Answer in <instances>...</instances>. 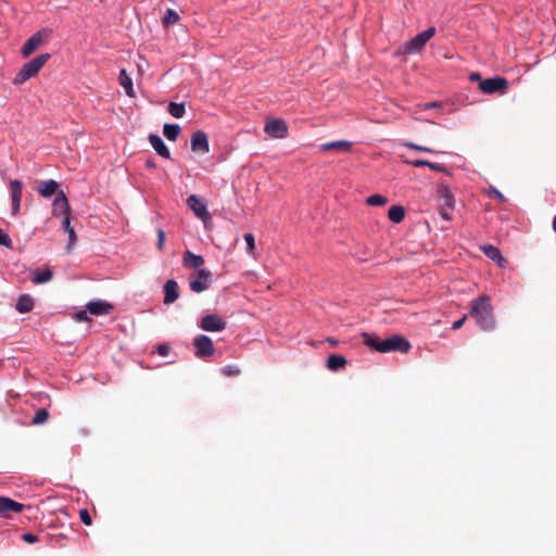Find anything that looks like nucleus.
I'll return each mask as SVG.
<instances>
[{
    "label": "nucleus",
    "mask_w": 556,
    "mask_h": 556,
    "mask_svg": "<svg viewBox=\"0 0 556 556\" xmlns=\"http://www.w3.org/2000/svg\"><path fill=\"white\" fill-rule=\"evenodd\" d=\"M469 316L475 319L477 326L481 330H494L496 320L493 314V307L488 296L481 295L471 301Z\"/></svg>",
    "instance_id": "obj_1"
},
{
    "label": "nucleus",
    "mask_w": 556,
    "mask_h": 556,
    "mask_svg": "<svg viewBox=\"0 0 556 556\" xmlns=\"http://www.w3.org/2000/svg\"><path fill=\"white\" fill-rule=\"evenodd\" d=\"M50 56L51 55L49 53H42L25 63L15 75L12 83L14 85H22L29 78L36 76L41 67L49 61Z\"/></svg>",
    "instance_id": "obj_2"
},
{
    "label": "nucleus",
    "mask_w": 556,
    "mask_h": 556,
    "mask_svg": "<svg viewBox=\"0 0 556 556\" xmlns=\"http://www.w3.org/2000/svg\"><path fill=\"white\" fill-rule=\"evenodd\" d=\"M212 283V273L206 268L193 271L189 277L190 289L195 293H201L210 288Z\"/></svg>",
    "instance_id": "obj_3"
},
{
    "label": "nucleus",
    "mask_w": 556,
    "mask_h": 556,
    "mask_svg": "<svg viewBox=\"0 0 556 556\" xmlns=\"http://www.w3.org/2000/svg\"><path fill=\"white\" fill-rule=\"evenodd\" d=\"M435 35V28L429 27L425 31L416 35L404 46V53L413 54L421 51L426 43Z\"/></svg>",
    "instance_id": "obj_4"
},
{
    "label": "nucleus",
    "mask_w": 556,
    "mask_h": 556,
    "mask_svg": "<svg viewBox=\"0 0 556 556\" xmlns=\"http://www.w3.org/2000/svg\"><path fill=\"white\" fill-rule=\"evenodd\" d=\"M479 89L486 94H492L495 92L503 94L508 89V81L506 78L500 76L488 78L480 81Z\"/></svg>",
    "instance_id": "obj_5"
},
{
    "label": "nucleus",
    "mask_w": 556,
    "mask_h": 556,
    "mask_svg": "<svg viewBox=\"0 0 556 556\" xmlns=\"http://www.w3.org/2000/svg\"><path fill=\"white\" fill-rule=\"evenodd\" d=\"M379 348L380 353H388L392 351L407 353L410 349V344L404 337L395 334L382 340Z\"/></svg>",
    "instance_id": "obj_6"
},
{
    "label": "nucleus",
    "mask_w": 556,
    "mask_h": 556,
    "mask_svg": "<svg viewBox=\"0 0 556 556\" xmlns=\"http://www.w3.org/2000/svg\"><path fill=\"white\" fill-rule=\"evenodd\" d=\"M264 131L271 138L283 139L288 136V126L281 118H268Z\"/></svg>",
    "instance_id": "obj_7"
},
{
    "label": "nucleus",
    "mask_w": 556,
    "mask_h": 556,
    "mask_svg": "<svg viewBox=\"0 0 556 556\" xmlns=\"http://www.w3.org/2000/svg\"><path fill=\"white\" fill-rule=\"evenodd\" d=\"M193 345L195 349V356L199 358H204L214 354V344L210 337L205 334H199L193 340Z\"/></svg>",
    "instance_id": "obj_8"
},
{
    "label": "nucleus",
    "mask_w": 556,
    "mask_h": 556,
    "mask_svg": "<svg viewBox=\"0 0 556 556\" xmlns=\"http://www.w3.org/2000/svg\"><path fill=\"white\" fill-rule=\"evenodd\" d=\"M187 204L190 207V210L194 213V215L201 220L206 222L207 219L211 218V215L207 212L206 204L202 199L198 198L195 194H191L190 197H188Z\"/></svg>",
    "instance_id": "obj_9"
},
{
    "label": "nucleus",
    "mask_w": 556,
    "mask_h": 556,
    "mask_svg": "<svg viewBox=\"0 0 556 556\" xmlns=\"http://www.w3.org/2000/svg\"><path fill=\"white\" fill-rule=\"evenodd\" d=\"M227 323L219 316L208 314L202 317L200 327L205 331H223L226 329Z\"/></svg>",
    "instance_id": "obj_10"
},
{
    "label": "nucleus",
    "mask_w": 556,
    "mask_h": 556,
    "mask_svg": "<svg viewBox=\"0 0 556 556\" xmlns=\"http://www.w3.org/2000/svg\"><path fill=\"white\" fill-rule=\"evenodd\" d=\"M52 215L54 217L71 215V206L65 193L61 190L53 200Z\"/></svg>",
    "instance_id": "obj_11"
},
{
    "label": "nucleus",
    "mask_w": 556,
    "mask_h": 556,
    "mask_svg": "<svg viewBox=\"0 0 556 556\" xmlns=\"http://www.w3.org/2000/svg\"><path fill=\"white\" fill-rule=\"evenodd\" d=\"M191 150L197 153L205 154L210 151L207 135L202 130H197L191 136Z\"/></svg>",
    "instance_id": "obj_12"
},
{
    "label": "nucleus",
    "mask_w": 556,
    "mask_h": 556,
    "mask_svg": "<svg viewBox=\"0 0 556 556\" xmlns=\"http://www.w3.org/2000/svg\"><path fill=\"white\" fill-rule=\"evenodd\" d=\"M24 505L9 497L0 496V517L9 518L12 513H21Z\"/></svg>",
    "instance_id": "obj_13"
},
{
    "label": "nucleus",
    "mask_w": 556,
    "mask_h": 556,
    "mask_svg": "<svg viewBox=\"0 0 556 556\" xmlns=\"http://www.w3.org/2000/svg\"><path fill=\"white\" fill-rule=\"evenodd\" d=\"M22 182L17 179L10 182L11 195H12V214L17 215L21 207L22 200Z\"/></svg>",
    "instance_id": "obj_14"
},
{
    "label": "nucleus",
    "mask_w": 556,
    "mask_h": 556,
    "mask_svg": "<svg viewBox=\"0 0 556 556\" xmlns=\"http://www.w3.org/2000/svg\"><path fill=\"white\" fill-rule=\"evenodd\" d=\"M43 42L41 31H37L30 38L26 40V42L22 47V54L24 58L29 56L36 49H38Z\"/></svg>",
    "instance_id": "obj_15"
},
{
    "label": "nucleus",
    "mask_w": 556,
    "mask_h": 556,
    "mask_svg": "<svg viewBox=\"0 0 556 556\" xmlns=\"http://www.w3.org/2000/svg\"><path fill=\"white\" fill-rule=\"evenodd\" d=\"M87 311L94 316L108 315L112 309L113 305L105 301H92L86 305Z\"/></svg>",
    "instance_id": "obj_16"
},
{
    "label": "nucleus",
    "mask_w": 556,
    "mask_h": 556,
    "mask_svg": "<svg viewBox=\"0 0 556 556\" xmlns=\"http://www.w3.org/2000/svg\"><path fill=\"white\" fill-rule=\"evenodd\" d=\"M164 303L172 304L179 298V288L177 281L169 279L165 282L164 287Z\"/></svg>",
    "instance_id": "obj_17"
},
{
    "label": "nucleus",
    "mask_w": 556,
    "mask_h": 556,
    "mask_svg": "<svg viewBox=\"0 0 556 556\" xmlns=\"http://www.w3.org/2000/svg\"><path fill=\"white\" fill-rule=\"evenodd\" d=\"M320 151H338V152H351L352 151V142L348 140H338L326 142L319 146Z\"/></svg>",
    "instance_id": "obj_18"
},
{
    "label": "nucleus",
    "mask_w": 556,
    "mask_h": 556,
    "mask_svg": "<svg viewBox=\"0 0 556 556\" xmlns=\"http://www.w3.org/2000/svg\"><path fill=\"white\" fill-rule=\"evenodd\" d=\"M58 188H59L58 181H55L53 179H49V180L38 181L36 190L41 197L49 198L52 194L59 192Z\"/></svg>",
    "instance_id": "obj_19"
},
{
    "label": "nucleus",
    "mask_w": 556,
    "mask_h": 556,
    "mask_svg": "<svg viewBox=\"0 0 556 556\" xmlns=\"http://www.w3.org/2000/svg\"><path fill=\"white\" fill-rule=\"evenodd\" d=\"M149 141L160 156L170 159V152L159 135H150Z\"/></svg>",
    "instance_id": "obj_20"
},
{
    "label": "nucleus",
    "mask_w": 556,
    "mask_h": 556,
    "mask_svg": "<svg viewBox=\"0 0 556 556\" xmlns=\"http://www.w3.org/2000/svg\"><path fill=\"white\" fill-rule=\"evenodd\" d=\"M182 264L187 268H195L198 270L201 269L200 267L204 264V258L191 251H186L184 253Z\"/></svg>",
    "instance_id": "obj_21"
},
{
    "label": "nucleus",
    "mask_w": 556,
    "mask_h": 556,
    "mask_svg": "<svg viewBox=\"0 0 556 556\" xmlns=\"http://www.w3.org/2000/svg\"><path fill=\"white\" fill-rule=\"evenodd\" d=\"M482 251L486 257L497 263L498 266H504L506 260L502 255L501 251L491 244L482 247Z\"/></svg>",
    "instance_id": "obj_22"
},
{
    "label": "nucleus",
    "mask_w": 556,
    "mask_h": 556,
    "mask_svg": "<svg viewBox=\"0 0 556 556\" xmlns=\"http://www.w3.org/2000/svg\"><path fill=\"white\" fill-rule=\"evenodd\" d=\"M15 308L22 314L30 312L34 308L33 298L29 294L20 295Z\"/></svg>",
    "instance_id": "obj_23"
},
{
    "label": "nucleus",
    "mask_w": 556,
    "mask_h": 556,
    "mask_svg": "<svg viewBox=\"0 0 556 556\" xmlns=\"http://www.w3.org/2000/svg\"><path fill=\"white\" fill-rule=\"evenodd\" d=\"M121 86L125 89V92L128 97L134 98L135 97V90L132 87V80L127 74L126 70H121L119 77H118Z\"/></svg>",
    "instance_id": "obj_24"
},
{
    "label": "nucleus",
    "mask_w": 556,
    "mask_h": 556,
    "mask_svg": "<svg viewBox=\"0 0 556 556\" xmlns=\"http://www.w3.org/2000/svg\"><path fill=\"white\" fill-rule=\"evenodd\" d=\"M346 365V359L342 355L333 354L330 355L327 359V367L332 371H338L344 368Z\"/></svg>",
    "instance_id": "obj_25"
},
{
    "label": "nucleus",
    "mask_w": 556,
    "mask_h": 556,
    "mask_svg": "<svg viewBox=\"0 0 556 556\" xmlns=\"http://www.w3.org/2000/svg\"><path fill=\"white\" fill-rule=\"evenodd\" d=\"M52 276H53V273L52 270L47 267L42 270H35L34 273V276L31 278V281L35 283V285H41V283H46L48 281H50L52 279Z\"/></svg>",
    "instance_id": "obj_26"
},
{
    "label": "nucleus",
    "mask_w": 556,
    "mask_h": 556,
    "mask_svg": "<svg viewBox=\"0 0 556 556\" xmlns=\"http://www.w3.org/2000/svg\"><path fill=\"white\" fill-rule=\"evenodd\" d=\"M388 217L391 222L399 224L405 217V210L401 205H393L389 208Z\"/></svg>",
    "instance_id": "obj_27"
},
{
    "label": "nucleus",
    "mask_w": 556,
    "mask_h": 556,
    "mask_svg": "<svg viewBox=\"0 0 556 556\" xmlns=\"http://www.w3.org/2000/svg\"><path fill=\"white\" fill-rule=\"evenodd\" d=\"M408 164L413 165L414 167H426L427 166L434 172H444L445 170L443 165L438 164V163H432L427 160H414V161H409Z\"/></svg>",
    "instance_id": "obj_28"
},
{
    "label": "nucleus",
    "mask_w": 556,
    "mask_h": 556,
    "mask_svg": "<svg viewBox=\"0 0 556 556\" xmlns=\"http://www.w3.org/2000/svg\"><path fill=\"white\" fill-rule=\"evenodd\" d=\"M180 132V127L177 124H165L163 128L164 136L170 140L176 141Z\"/></svg>",
    "instance_id": "obj_29"
},
{
    "label": "nucleus",
    "mask_w": 556,
    "mask_h": 556,
    "mask_svg": "<svg viewBox=\"0 0 556 556\" xmlns=\"http://www.w3.org/2000/svg\"><path fill=\"white\" fill-rule=\"evenodd\" d=\"M362 337H363V343L365 345H367L368 348H370V349H372V350H375L377 352H380V348L379 346H380L382 341L378 337H376L374 334H369L367 332H364L362 334Z\"/></svg>",
    "instance_id": "obj_30"
},
{
    "label": "nucleus",
    "mask_w": 556,
    "mask_h": 556,
    "mask_svg": "<svg viewBox=\"0 0 556 556\" xmlns=\"http://www.w3.org/2000/svg\"><path fill=\"white\" fill-rule=\"evenodd\" d=\"M440 197L443 199L444 206L448 208H453L454 206V197L452 191L446 186H441L439 188Z\"/></svg>",
    "instance_id": "obj_31"
},
{
    "label": "nucleus",
    "mask_w": 556,
    "mask_h": 556,
    "mask_svg": "<svg viewBox=\"0 0 556 556\" xmlns=\"http://www.w3.org/2000/svg\"><path fill=\"white\" fill-rule=\"evenodd\" d=\"M164 26H170L179 21L178 13L173 9H167L162 18Z\"/></svg>",
    "instance_id": "obj_32"
},
{
    "label": "nucleus",
    "mask_w": 556,
    "mask_h": 556,
    "mask_svg": "<svg viewBox=\"0 0 556 556\" xmlns=\"http://www.w3.org/2000/svg\"><path fill=\"white\" fill-rule=\"evenodd\" d=\"M168 112L173 117L180 118L186 112L185 105L184 103L170 102L168 105Z\"/></svg>",
    "instance_id": "obj_33"
},
{
    "label": "nucleus",
    "mask_w": 556,
    "mask_h": 556,
    "mask_svg": "<svg viewBox=\"0 0 556 556\" xmlns=\"http://www.w3.org/2000/svg\"><path fill=\"white\" fill-rule=\"evenodd\" d=\"M49 419V412L46 409V408H40L38 409L33 419H31V424L33 425H43L45 422H47V420Z\"/></svg>",
    "instance_id": "obj_34"
},
{
    "label": "nucleus",
    "mask_w": 556,
    "mask_h": 556,
    "mask_svg": "<svg viewBox=\"0 0 556 556\" xmlns=\"http://www.w3.org/2000/svg\"><path fill=\"white\" fill-rule=\"evenodd\" d=\"M366 202L371 206H382L387 204L388 199L381 194H372L367 198Z\"/></svg>",
    "instance_id": "obj_35"
},
{
    "label": "nucleus",
    "mask_w": 556,
    "mask_h": 556,
    "mask_svg": "<svg viewBox=\"0 0 556 556\" xmlns=\"http://www.w3.org/2000/svg\"><path fill=\"white\" fill-rule=\"evenodd\" d=\"M223 374L227 377H235L240 374V368L236 365H228L222 369Z\"/></svg>",
    "instance_id": "obj_36"
},
{
    "label": "nucleus",
    "mask_w": 556,
    "mask_h": 556,
    "mask_svg": "<svg viewBox=\"0 0 556 556\" xmlns=\"http://www.w3.org/2000/svg\"><path fill=\"white\" fill-rule=\"evenodd\" d=\"M66 232L68 235V243L66 245V251L71 252V250L73 249V247L75 245V243L77 241V236H76V232H75L74 228L67 229Z\"/></svg>",
    "instance_id": "obj_37"
},
{
    "label": "nucleus",
    "mask_w": 556,
    "mask_h": 556,
    "mask_svg": "<svg viewBox=\"0 0 556 556\" xmlns=\"http://www.w3.org/2000/svg\"><path fill=\"white\" fill-rule=\"evenodd\" d=\"M404 146L409 148V149L416 150V151L428 152V153H435L434 150H432V149H430L428 147H425V146H420V144L414 143V142H406V143H404Z\"/></svg>",
    "instance_id": "obj_38"
},
{
    "label": "nucleus",
    "mask_w": 556,
    "mask_h": 556,
    "mask_svg": "<svg viewBox=\"0 0 556 556\" xmlns=\"http://www.w3.org/2000/svg\"><path fill=\"white\" fill-rule=\"evenodd\" d=\"M244 240L247 242V251L249 254H253V251L255 249V238L252 233H245L244 235Z\"/></svg>",
    "instance_id": "obj_39"
},
{
    "label": "nucleus",
    "mask_w": 556,
    "mask_h": 556,
    "mask_svg": "<svg viewBox=\"0 0 556 556\" xmlns=\"http://www.w3.org/2000/svg\"><path fill=\"white\" fill-rule=\"evenodd\" d=\"M0 245L5 248H12V240L8 233L0 229Z\"/></svg>",
    "instance_id": "obj_40"
},
{
    "label": "nucleus",
    "mask_w": 556,
    "mask_h": 556,
    "mask_svg": "<svg viewBox=\"0 0 556 556\" xmlns=\"http://www.w3.org/2000/svg\"><path fill=\"white\" fill-rule=\"evenodd\" d=\"M79 517L84 525L91 526V523H92L91 516L87 509H81L79 511Z\"/></svg>",
    "instance_id": "obj_41"
},
{
    "label": "nucleus",
    "mask_w": 556,
    "mask_h": 556,
    "mask_svg": "<svg viewBox=\"0 0 556 556\" xmlns=\"http://www.w3.org/2000/svg\"><path fill=\"white\" fill-rule=\"evenodd\" d=\"M156 236H157V242H156V248L159 251H162L163 250V247H164V241H165V232L163 229H157L156 230Z\"/></svg>",
    "instance_id": "obj_42"
},
{
    "label": "nucleus",
    "mask_w": 556,
    "mask_h": 556,
    "mask_svg": "<svg viewBox=\"0 0 556 556\" xmlns=\"http://www.w3.org/2000/svg\"><path fill=\"white\" fill-rule=\"evenodd\" d=\"M489 193H490L491 197H494L500 202H505L506 201V198L503 195V193L500 192L497 189H495L493 187L490 189Z\"/></svg>",
    "instance_id": "obj_43"
},
{
    "label": "nucleus",
    "mask_w": 556,
    "mask_h": 556,
    "mask_svg": "<svg viewBox=\"0 0 556 556\" xmlns=\"http://www.w3.org/2000/svg\"><path fill=\"white\" fill-rule=\"evenodd\" d=\"M74 318L77 321H89L90 320L86 311H79V312L75 313Z\"/></svg>",
    "instance_id": "obj_44"
},
{
    "label": "nucleus",
    "mask_w": 556,
    "mask_h": 556,
    "mask_svg": "<svg viewBox=\"0 0 556 556\" xmlns=\"http://www.w3.org/2000/svg\"><path fill=\"white\" fill-rule=\"evenodd\" d=\"M157 354L161 356H167L170 352V348L167 344H160L156 349Z\"/></svg>",
    "instance_id": "obj_45"
},
{
    "label": "nucleus",
    "mask_w": 556,
    "mask_h": 556,
    "mask_svg": "<svg viewBox=\"0 0 556 556\" xmlns=\"http://www.w3.org/2000/svg\"><path fill=\"white\" fill-rule=\"evenodd\" d=\"M22 539H23V541H25L26 543H30V544H31V543H36V542H38V540H39L37 535H35V534H33V533H28V532H27V533H24V534L22 535Z\"/></svg>",
    "instance_id": "obj_46"
},
{
    "label": "nucleus",
    "mask_w": 556,
    "mask_h": 556,
    "mask_svg": "<svg viewBox=\"0 0 556 556\" xmlns=\"http://www.w3.org/2000/svg\"><path fill=\"white\" fill-rule=\"evenodd\" d=\"M467 316L468 315H464L462 318L455 320L452 325V329L453 330H458L463 327V325L465 324L466 319H467Z\"/></svg>",
    "instance_id": "obj_47"
},
{
    "label": "nucleus",
    "mask_w": 556,
    "mask_h": 556,
    "mask_svg": "<svg viewBox=\"0 0 556 556\" xmlns=\"http://www.w3.org/2000/svg\"><path fill=\"white\" fill-rule=\"evenodd\" d=\"M62 228L67 231V229H72L73 227L71 226V219H70V215L67 216H64L63 217V220H62Z\"/></svg>",
    "instance_id": "obj_48"
},
{
    "label": "nucleus",
    "mask_w": 556,
    "mask_h": 556,
    "mask_svg": "<svg viewBox=\"0 0 556 556\" xmlns=\"http://www.w3.org/2000/svg\"><path fill=\"white\" fill-rule=\"evenodd\" d=\"M469 79H470V81H479L480 83L482 80L481 74L478 72H472L469 74Z\"/></svg>",
    "instance_id": "obj_49"
},
{
    "label": "nucleus",
    "mask_w": 556,
    "mask_h": 556,
    "mask_svg": "<svg viewBox=\"0 0 556 556\" xmlns=\"http://www.w3.org/2000/svg\"><path fill=\"white\" fill-rule=\"evenodd\" d=\"M328 342H329L331 345H337V344H338V341H337V340H333V339H328Z\"/></svg>",
    "instance_id": "obj_50"
},
{
    "label": "nucleus",
    "mask_w": 556,
    "mask_h": 556,
    "mask_svg": "<svg viewBox=\"0 0 556 556\" xmlns=\"http://www.w3.org/2000/svg\"><path fill=\"white\" fill-rule=\"evenodd\" d=\"M147 166H148V167H154V166H155V164H154V162H152V161H147Z\"/></svg>",
    "instance_id": "obj_51"
},
{
    "label": "nucleus",
    "mask_w": 556,
    "mask_h": 556,
    "mask_svg": "<svg viewBox=\"0 0 556 556\" xmlns=\"http://www.w3.org/2000/svg\"><path fill=\"white\" fill-rule=\"evenodd\" d=\"M427 106H428V108H434V106H438V103H435V102H433V103H429Z\"/></svg>",
    "instance_id": "obj_52"
}]
</instances>
